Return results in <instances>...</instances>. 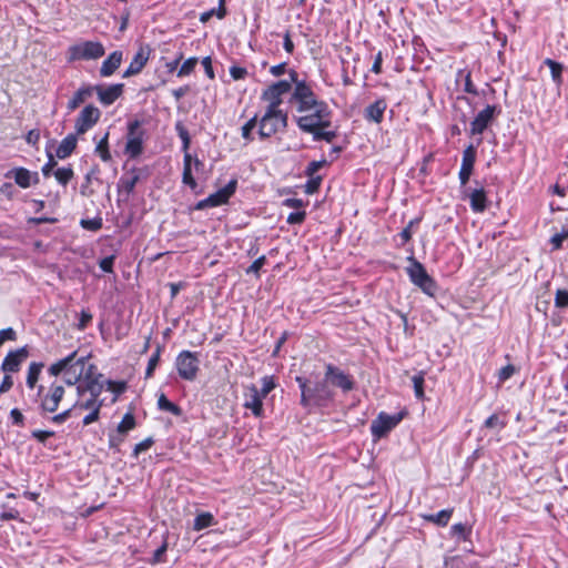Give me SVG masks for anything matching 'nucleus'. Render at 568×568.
I'll use <instances>...</instances> for the list:
<instances>
[{
	"mask_svg": "<svg viewBox=\"0 0 568 568\" xmlns=\"http://www.w3.org/2000/svg\"><path fill=\"white\" fill-rule=\"evenodd\" d=\"M290 78L294 84L290 97V104L296 113L308 112L312 109L315 113L312 116H294L297 128L312 135L313 141H325L331 143L337 136L336 130H329L332 124V110L328 104L320 99L312 87L304 80H298L295 70L290 71Z\"/></svg>",
	"mask_w": 568,
	"mask_h": 568,
	"instance_id": "1",
	"label": "nucleus"
},
{
	"mask_svg": "<svg viewBox=\"0 0 568 568\" xmlns=\"http://www.w3.org/2000/svg\"><path fill=\"white\" fill-rule=\"evenodd\" d=\"M87 357H78V352L74 351L64 358L57 361L48 367V374L52 377H58L64 373V384L69 386L77 385L78 396L83 397L87 394L92 396H100L103 390L102 374H94L93 365L88 367L84 373Z\"/></svg>",
	"mask_w": 568,
	"mask_h": 568,
	"instance_id": "2",
	"label": "nucleus"
},
{
	"mask_svg": "<svg viewBox=\"0 0 568 568\" xmlns=\"http://www.w3.org/2000/svg\"><path fill=\"white\" fill-rule=\"evenodd\" d=\"M295 382L301 389L300 403L308 410L327 407L335 397L327 379L317 373H312L310 377L296 376Z\"/></svg>",
	"mask_w": 568,
	"mask_h": 568,
	"instance_id": "3",
	"label": "nucleus"
},
{
	"mask_svg": "<svg viewBox=\"0 0 568 568\" xmlns=\"http://www.w3.org/2000/svg\"><path fill=\"white\" fill-rule=\"evenodd\" d=\"M64 395V384L57 379L52 381L48 385H38L34 403L38 405L39 414L42 417H48L49 415L57 413Z\"/></svg>",
	"mask_w": 568,
	"mask_h": 568,
	"instance_id": "4",
	"label": "nucleus"
},
{
	"mask_svg": "<svg viewBox=\"0 0 568 568\" xmlns=\"http://www.w3.org/2000/svg\"><path fill=\"white\" fill-rule=\"evenodd\" d=\"M287 126V114L282 109L267 108L258 122V135L267 139Z\"/></svg>",
	"mask_w": 568,
	"mask_h": 568,
	"instance_id": "5",
	"label": "nucleus"
},
{
	"mask_svg": "<svg viewBox=\"0 0 568 568\" xmlns=\"http://www.w3.org/2000/svg\"><path fill=\"white\" fill-rule=\"evenodd\" d=\"M412 264L406 267L410 282L428 296H435L438 286L435 280L427 273L425 266L414 257L409 258Z\"/></svg>",
	"mask_w": 568,
	"mask_h": 568,
	"instance_id": "6",
	"label": "nucleus"
},
{
	"mask_svg": "<svg viewBox=\"0 0 568 568\" xmlns=\"http://www.w3.org/2000/svg\"><path fill=\"white\" fill-rule=\"evenodd\" d=\"M145 139L146 131L142 128V122L139 120L130 121L128 123L124 153L130 159L139 158L143 153Z\"/></svg>",
	"mask_w": 568,
	"mask_h": 568,
	"instance_id": "7",
	"label": "nucleus"
},
{
	"mask_svg": "<svg viewBox=\"0 0 568 568\" xmlns=\"http://www.w3.org/2000/svg\"><path fill=\"white\" fill-rule=\"evenodd\" d=\"M105 53L104 45L100 41H81L68 49L69 61L98 60Z\"/></svg>",
	"mask_w": 568,
	"mask_h": 568,
	"instance_id": "8",
	"label": "nucleus"
},
{
	"mask_svg": "<svg viewBox=\"0 0 568 568\" xmlns=\"http://www.w3.org/2000/svg\"><path fill=\"white\" fill-rule=\"evenodd\" d=\"M405 415L404 410L392 415L381 412L371 424V434L374 440L385 437L403 420Z\"/></svg>",
	"mask_w": 568,
	"mask_h": 568,
	"instance_id": "9",
	"label": "nucleus"
},
{
	"mask_svg": "<svg viewBox=\"0 0 568 568\" xmlns=\"http://www.w3.org/2000/svg\"><path fill=\"white\" fill-rule=\"evenodd\" d=\"M175 368L184 381H194L200 371V359L195 352L182 351L175 358Z\"/></svg>",
	"mask_w": 568,
	"mask_h": 568,
	"instance_id": "10",
	"label": "nucleus"
},
{
	"mask_svg": "<svg viewBox=\"0 0 568 568\" xmlns=\"http://www.w3.org/2000/svg\"><path fill=\"white\" fill-rule=\"evenodd\" d=\"M237 187V181L232 179L225 186L212 193L207 197L199 201L194 209L197 211L205 210L207 207H217L226 204L230 197L235 193Z\"/></svg>",
	"mask_w": 568,
	"mask_h": 568,
	"instance_id": "11",
	"label": "nucleus"
},
{
	"mask_svg": "<svg viewBox=\"0 0 568 568\" xmlns=\"http://www.w3.org/2000/svg\"><path fill=\"white\" fill-rule=\"evenodd\" d=\"M292 83V80H280L274 82L263 90L261 99L267 102V108L281 109L283 95L293 91Z\"/></svg>",
	"mask_w": 568,
	"mask_h": 568,
	"instance_id": "12",
	"label": "nucleus"
},
{
	"mask_svg": "<svg viewBox=\"0 0 568 568\" xmlns=\"http://www.w3.org/2000/svg\"><path fill=\"white\" fill-rule=\"evenodd\" d=\"M499 113L500 110L497 105H486L470 122V134L481 135Z\"/></svg>",
	"mask_w": 568,
	"mask_h": 568,
	"instance_id": "13",
	"label": "nucleus"
},
{
	"mask_svg": "<svg viewBox=\"0 0 568 568\" xmlns=\"http://www.w3.org/2000/svg\"><path fill=\"white\" fill-rule=\"evenodd\" d=\"M324 377L327 379L329 386H336L344 393L351 392L355 386L352 376L344 373L341 368L333 364H327L325 366Z\"/></svg>",
	"mask_w": 568,
	"mask_h": 568,
	"instance_id": "14",
	"label": "nucleus"
},
{
	"mask_svg": "<svg viewBox=\"0 0 568 568\" xmlns=\"http://www.w3.org/2000/svg\"><path fill=\"white\" fill-rule=\"evenodd\" d=\"M100 116L101 112L97 106L92 104L84 106L75 120V133L84 134L85 132H88L91 128H93L97 124Z\"/></svg>",
	"mask_w": 568,
	"mask_h": 568,
	"instance_id": "15",
	"label": "nucleus"
},
{
	"mask_svg": "<svg viewBox=\"0 0 568 568\" xmlns=\"http://www.w3.org/2000/svg\"><path fill=\"white\" fill-rule=\"evenodd\" d=\"M152 49L149 44H141L123 73V78L139 74L148 63Z\"/></svg>",
	"mask_w": 568,
	"mask_h": 568,
	"instance_id": "16",
	"label": "nucleus"
},
{
	"mask_svg": "<svg viewBox=\"0 0 568 568\" xmlns=\"http://www.w3.org/2000/svg\"><path fill=\"white\" fill-rule=\"evenodd\" d=\"M477 150L470 144L463 151L462 165L458 173L459 182L462 186H465L473 173L474 165L476 162Z\"/></svg>",
	"mask_w": 568,
	"mask_h": 568,
	"instance_id": "17",
	"label": "nucleus"
},
{
	"mask_svg": "<svg viewBox=\"0 0 568 568\" xmlns=\"http://www.w3.org/2000/svg\"><path fill=\"white\" fill-rule=\"evenodd\" d=\"M263 399L256 385L251 384L244 392V404L246 409H250L255 417L263 415Z\"/></svg>",
	"mask_w": 568,
	"mask_h": 568,
	"instance_id": "18",
	"label": "nucleus"
},
{
	"mask_svg": "<svg viewBox=\"0 0 568 568\" xmlns=\"http://www.w3.org/2000/svg\"><path fill=\"white\" fill-rule=\"evenodd\" d=\"M94 92L98 94L99 101L108 106L113 104L123 92V84L116 83L108 87L104 85H93Z\"/></svg>",
	"mask_w": 568,
	"mask_h": 568,
	"instance_id": "19",
	"label": "nucleus"
},
{
	"mask_svg": "<svg viewBox=\"0 0 568 568\" xmlns=\"http://www.w3.org/2000/svg\"><path fill=\"white\" fill-rule=\"evenodd\" d=\"M192 163H194L196 170L203 166L202 161H200L197 158L193 159L191 153H186V155L183 156L182 182L183 184L187 185L192 191L196 192L197 183L192 175Z\"/></svg>",
	"mask_w": 568,
	"mask_h": 568,
	"instance_id": "20",
	"label": "nucleus"
},
{
	"mask_svg": "<svg viewBox=\"0 0 568 568\" xmlns=\"http://www.w3.org/2000/svg\"><path fill=\"white\" fill-rule=\"evenodd\" d=\"M469 200V205L473 212L481 213L487 207V195L483 186L476 189H468L465 191Z\"/></svg>",
	"mask_w": 568,
	"mask_h": 568,
	"instance_id": "21",
	"label": "nucleus"
},
{
	"mask_svg": "<svg viewBox=\"0 0 568 568\" xmlns=\"http://www.w3.org/2000/svg\"><path fill=\"white\" fill-rule=\"evenodd\" d=\"M27 356L28 352L24 347L9 352L1 364V369L4 373L18 372L23 358H26Z\"/></svg>",
	"mask_w": 568,
	"mask_h": 568,
	"instance_id": "22",
	"label": "nucleus"
},
{
	"mask_svg": "<svg viewBox=\"0 0 568 568\" xmlns=\"http://www.w3.org/2000/svg\"><path fill=\"white\" fill-rule=\"evenodd\" d=\"M123 60L122 51H113L108 55V58L102 62L100 68V75L103 78L111 77L121 65Z\"/></svg>",
	"mask_w": 568,
	"mask_h": 568,
	"instance_id": "23",
	"label": "nucleus"
},
{
	"mask_svg": "<svg viewBox=\"0 0 568 568\" xmlns=\"http://www.w3.org/2000/svg\"><path fill=\"white\" fill-rule=\"evenodd\" d=\"M386 108H387V103H386L385 99H377L375 102H373L368 106H366V109L364 111V118L367 121L378 124L383 121Z\"/></svg>",
	"mask_w": 568,
	"mask_h": 568,
	"instance_id": "24",
	"label": "nucleus"
},
{
	"mask_svg": "<svg viewBox=\"0 0 568 568\" xmlns=\"http://www.w3.org/2000/svg\"><path fill=\"white\" fill-rule=\"evenodd\" d=\"M32 176L34 182L38 181V173H31L24 168H14L6 174V178H13L14 182L22 189H27L32 184Z\"/></svg>",
	"mask_w": 568,
	"mask_h": 568,
	"instance_id": "25",
	"label": "nucleus"
},
{
	"mask_svg": "<svg viewBox=\"0 0 568 568\" xmlns=\"http://www.w3.org/2000/svg\"><path fill=\"white\" fill-rule=\"evenodd\" d=\"M94 92L93 85H82L69 100L67 108L69 112L78 109L87 99H89Z\"/></svg>",
	"mask_w": 568,
	"mask_h": 568,
	"instance_id": "26",
	"label": "nucleus"
},
{
	"mask_svg": "<svg viewBox=\"0 0 568 568\" xmlns=\"http://www.w3.org/2000/svg\"><path fill=\"white\" fill-rule=\"evenodd\" d=\"M78 139L77 134L70 133L68 134L58 145L55 150L57 158L63 160L69 158L74 149L77 148Z\"/></svg>",
	"mask_w": 568,
	"mask_h": 568,
	"instance_id": "27",
	"label": "nucleus"
},
{
	"mask_svg": "<svg viewBox=\"0 0 568 568\" xmlns=\"http://www.w3.org/2000/svg\"><path fill=\"white\" fill-rule=\"evenodd\" d=\"M43 366L44 365L41 362L30 363V365L28 367V372H27V378H26V384H27L28 388L33 389V388L38 387L37 384H38V381L41 375Z\"/></svg>",
	"mask_w": 568,
	"mask_h": 568,
	"instance_id": "28",
	"label": "nucleus"
},
{
	"mask_svg": "<svg viewBox=\"0 0 568 568\" xmlns=\"http://www.w3.org/2000/svg\"><path fill=\"white\" fill-rule=\"evenodd\" d=\"M100 396H92L90 395L88 398L85 396L80 397L78 396V399L73 404L75 410L77 409H84V410H93V409H101L102 407V400L99 399Z\"/></svg>",
	"mask_w": 568,
	"mask_h": 568,
	"instance_id": "29",
	"label": "nucleus"
},
{
	"mask_svg": "<svg viewBox=\"0 0 568 568\" xmlns=\"http://www.w3.org/2000/svg\"><path fill=\"white\" fill-rule=\"evenodd\" d=\"M453 511V508L443 509L437 514L423 515V518L428 523H433L439 527H445L449 523Z\"/></svg>",
	"mask_w": 568,
	"mask_h": 568,
	"instance_id": "30",
	"label": "nucleus"
},
{
	"mask_svg": "<svg viewBox=\"0 0 568 568\" xmlns=\"http://www.w3.org/2000/svg\"><path fill=\"white\" fill-rule=\"evenodd\" d=\"M139 181H140V175H139L138 171L134 169L129 174H125L120 179L119 186L126 194H131L134 191Z\"/></svg>",
	"mask_w": 568,
	"mask_h": 568,
	"instance_id": "31",
	"label": "nucleus"
},
{
	"mask_svg": "<svg viewBox=\"0 0 568 568\" xmlns=\"http://www.w3.org/2000/svg\"><path fill=\"white\" fill-rule=\"evenodd\" d=\"M215 524H216V520H215L214 516L209 511H204V513H200L199 515H196L194 523H193V529L195 531H201V530L209 528Z\"/></svg>",
	"mask_w": 568,
	"mask_h": 568,
	"instance_id": "32",
	"label": "nucleus"
},
{
	"mask_svg": "<svg viewBox=\"0 0 568 568\" xmlns=\"http://www.w3.org/2000/svg\"><path fill=\"white\" fill-rule=\"evenodd\" d=\"M544 64H546L550 69L551 79L556 83L557 87H560L562 84V71L564 65L552 59L547 58L544 61Z\"/></svg>",
	"mask_w": 568,
	"mask_h": 568,
	"instance_id": "33",
	"label": "nucleus"
},
{
	"mask_svg": "<svg viewBox=\"0 0 568 568\" xmlns=\"http://www.w3.org/2000/svg\"><path fill=\"white\" fill-rule=\"evenodd\" d=\"M135 426L136 422L134 415L132 413H126L119 423L116 433L121 436H125L130 430L134 429Z\"/></svg>",
	"mask_w": 568,
	"mask_h": 568,
	"instance_id": "34",
	"label": "nucleus"
},
{
	"mask_svg": "<svg viewBox=\"0 0 568 568\" xmlns=\"http://www.w3.org/2000/svg\"><path fill=\"white\" fill-rule=\"evenodd\" d=\"M95 153L100 156L103 162H110L112 156L109 151V132L98 142L95 146Z\"/></svg>",
	"mask_w": 568,
	"mask_h": 568,
	"instance_id": "35",
	"label": "nucleus"
},
{
	"mask_svg": "<svg viewBox=\"0 0 568 568\" xmlns=\"http://www.w3.org/2000/svg\"><path fill=\"white\" fill-rule=\"evenodd\" d=\"M158 408L160 410L169 412L174 416H180L182 414V409L176 404L169 400L164 394H161L158 398Z\"/></svg>",
	"mask_w": 568,
	"mask_h": 568,
	"instance_id": "36",
	"label": "nucleus"
},
{
	"mask_svg": "<svg viewBox=\"0 0 568 568\" xmlns=\"http://www.w3.org/2000/svg\"><path fill=\"white\" fill-rule=\"evenodd\" d=\"M161 353H162V346L158 345L155 352L149 358L148 366H146V369H145V377L146 378L152 377L156 366L159 365Z\"/></svg>",
	"mask_w": 568,
	"mask_h": 568,
	"instance_id": "37",
	"label": "nucleus"
},
{
	"mask_svg": "<svg viewBox=\"0 0 568 568\" xmlns=\"http://www.w3.org/2000/svg\"><path fill=\"white\" fill-rule=\"evenodd\" d=\"M197 62H199V59L196 57H192V58L186 59L182 63V65L180 67L176 75L179 78H183V77L190 75L194 71Z\"/></svg>",
	"mask_w": 568,
	"mask_h": 568,
	"instance_id": "38",
	"label": "nucleus"
},
{
	"mask_svg": "<svg viewBox=\"0 0 568 568\" xmlns=\"http://www.w3.org/2000/svg\"><path fill=\"white\" fill-rule=\"evenodd\" d=\"M175 130L178 132L179 138L182 141L181 149H182L184 155H186V153H190L189 149H190V143H191V136L189 134V131L181 123H178L175 125Z\"/></svg>",
	"mask_w": 568,
	"mask_h": 568,
	"instance_id": "39",
	"label": "nucleus"
},
{
	"mask_svg": "<svg viewBox=\"0 0 568 568\" xmlns=\"http://www.w3.org/2000/svg\"><path fill=\"white\" fill-rule=\"evenodd\" d=\"M54 176L59 184L65 186L73 178V170L70 166L59 168L54 171Z\"/></svg>",
	"mask_w": 568,
	"mask_h": 568,
	"instance_id": "40",
	"label": "nucleus"
},
{
	"mask_svg": "<svg viewBox=\"0 0 568 568\" xmlns=\"http://www.w3.org/2000/svg\"><path fill=\"white\" fill-rule=\"evenodd\" d=\"M458 77L464 78V91L465 92H467L469 94L478 95L477 88L475 87V84L471 81L470 71L460 70L458 72Z\"/></svg>",
	"mask_w": 568,
	"mask_h": 568,
	"instance_id": "41",
	"label": "nucleus"
},
{
	"mask_svg": "<svg viewBox=\"0 0 568 568\" xmlns=\"http://www.w3.org/2000/svg\"><path fill=\"white\" fill-rule=\"evenodd\" d=\"M74 412H75V408L72 405L71 407L62 410L61 413L52 414V416L50 417V420H51V423H53L55 425H61L64 422H67L73 415Z\"/></svg>",
	"mask_w": 568,
	"mask_h": 568,
	"instance_id": "42",
	"label": "nucleus"
},
{
	"mask_svg": "<svg viewBox=\"0 0 568 568\" xmlns=\"http://www.w3.org/2000/svg\"><path fill=\"white\" fill-rule=\"evenodd\" d=\"M257 124V116L254 115L252 119H250L241 129L242 131V138L250 142L253 140L252 131L255 129Z\"/></svg>",
	"mask_w": 568,
	"mask_h": 568,
	"instance_id": "43",
	"label": "nucleus"
},
{
	"mask_svg": "<svg viewBox=\"0 0 568 568\" xmlns=\"http://www.w3.org/2000/svg\"><path fill=\"white\" fill-rule=\"evenodd\" d=\"M262 387L260 390L261 396L264 398L275 388V382L273 376H264L262 379Z\"/></svg>",
	"mask_w": 568,
	"mask_h": 568,
	"instance_id": "44",
	"label": "nucleus"
},
{
	"mask_svg": "<svg viewBox=\"0 0 568 568\" xmlns=\"http://www.w3.org/2000/svg\"><path fill=\"white\" fill-rule=\"evenodd\" d=\"M415 396L420 399L424 397V376L422 374H416L412 377Z\"/></svg>",
	"mask_w": 568,
	"mask_h": 568,
	"instance_id": "45",
	"label": "nucleus"
},
{
	"mask_svg": "<svg viewBox=\"0 0 568 568\" xmlns=\"http://www.w3.org/2000/svg\"><path fill=\"white\" fill-rule=\"evenodd\" d=\"M516 367L511 364L501 367L498 372V383L503 384L508 381L516 373Z\"/></svg>",
	"mask_w": 568,
	"mask_h": 568,
	"instance_id": "46",
	"label": "nucleus"
},
{
	"mask_svg": "<svg viewBox=\"0 0 568 568\" xmlns=\"http://www.w3.org/2000/svg\"><path fill=\"white\" fill-rule=\"evenodd\" d=\"M484 426L487 428L500 430L505 427V423L500 420L498 415L493 414L485 420Z\"/></svg>",
	"mask_w": 568,
	"mask_h": 568,
	"instance_id": "47",
	"label": "nucleus"
},
{
	"mask_svg": "<svg viewBox=\"0 0 568 568\" xmlns=\"http://www.w3.org/2000/svg\"><path fill=\"white\" fill-rule=\"evenodd\" d=\"M308 181L305 183V192L307 194H314L320 189L322 178L321 176H308Z\"/></svg>",
	"mask_w": 568,
	"mask_h": 568,
	"instance_id": "48",
	"label": "nucleus"
},
{
	"mask_svg": "<svg viewBox=\"0 0 568 568\" xmlns=\"http://www.w3.org/2000/svg\"><path fill=\"white\" fill-rule=\"evenodd\" d=\"M53 436V430L34 429L31 432V437L41 444H45L47 439Z\"/></svg>",
	"mask_w": 568,
	"mask_h": 568,
	"instance_id": "49",
	"label": "nucleus"
},
{
	"mask_svg": "<svg viewBox=\"0 0 568 568\" xmlns=\"http://www.w3.org/2000/svg\"><path fill=\"white\" fill-rule=\"evenodd\" d=\"M230 75L234 81L243 80L247 77L248 72L246 68L240 65H231L230 67Z\"/></svg>",
	"mask_w": 568,
	"mask_h": 568,
	"instance_id": "50",
	"label": "nucleus"
},
{
	"mask_svg": "<svg viewBox=\"0 0 568 568\" xmlns=\"http://www.w3.org/2000/svg\"><path fill=\"white\" fill-rule=\"evenodd\" d=\"M555 305L559 308L568 307V291L557 290L555 296Z\"/></svg>",
	"mask_w": 568,
	"mask_h": 568,
	"instance_id": "51",
	"label": "nucleus"
},
{
	"mask_svg": "<svg viewBox=\"0 0 568 568\" xmlns=\"http://www.w3.org/2000/svg\"><path fill=\"white\" fill-rule=\"evenodd\" d=\"M306 212L305 211H296L288 214L286 222L291 225L302 224L305 221Z\"/></svg>",
	"mask_w": 568,
	"mask_h": 568,
	"instance_id": "52",
	"label": "nucleus"
},
{
	"mask_svg": "<svg viewBox=\"0 0 568 568\" xmlns=\"http://www.w3.org/2000/svg\"><path fill=\"white\" fill-rule=\"evenodd\" d=\"M153 445V439L151 437L145 438L144 440L140 442L135 445L133 449V456L138 457L139 454L148 450Z\"/></svg>",
	"mask_w": 568,
	"mask_h": 568,
	"instance_id": "53",
	"label": "nucleus"
},
{
	"mask_svg": "<svg viewBox=\"0 0 568 568\" xmlns=\"http://www.w3.org/2000/svg\"><path fill=\"white\" fill-rule=\"evenodd\" d=\"M114 255L105 256L99 262L100 268L103 272L112 273L113 272V264H114Z\"/></svg>",
	"mask_w": 568,
	"mask_h": 568,
	"instance_id": "54",
	"label": "nucleus"
},
{
	"mask_svg": "<svg viewBox=\"0 0 568 568\" xmlns=\"http://www.w3.org/2000/svg\"><path fill=\"white\" fill-rule=\"evenodd\" d=\"M91 321H92V314L89 311L82 310L80 313L78 328L80 331L85 329Z\"/></svg>",
	"mask_w": 568,
	"mask_h": 568,
	"instance_id": "55",
	"label": "nucleus"
},
{
	"mask_svg": "<svg viewBox=\"0 0 568 568\" xmlns=\"http://www.w3.org/2000/svg\"><path fill=\"white\" fill-rule=\"evenodd\" d=\"M326 163L325 160H322V161H312L308 163V165L306 166V170H305V174L307 176H314V174L323 168V165Z\"/></svg>",
	"mask_w": 568,
	"mask_h": 568,
	"instance_id": "56",
	"label": "nucleus"
},
{
	"mask_svg": "<svg viewBox=\"0 0 568 568\" xmlns=\"http://www.w3.org/2000/svg\"><path fill=\"white\" fill-rule=\"evenodd\" d=\"M10 419H11L12 424L16 426L24 425V416L18 408H12L10 410Z\"/></svg>",
	"mask_w": 568,
	"mask_h": 568,
	"instance_id": "57",
	"label": "nucleus"
},
{
	"mask_svg": "<svg viewBox=\"0 0 568 568\" xmlns=\"http://www.w3.org/2000/svg\"><path fill=\"white\" fill-rule=\"evenodd\" d=\"M16 338H17V334H16L13 328L8 327V328H4V329L0 331V346L6 341H16Z\"/></svg>",
	"mask_w": 568,
	"mask_h": 568,
	"instance_id": "58",
	"label": "nucleus"
},
{
	"mask_svg": "<svg viewBox=\"0 0 568 568\" xmlns=\"http://www.w3.org/2000/svg\"><path fill=\"white\" fill-rule=\"evenodd\" d=\"M418 220H412L406 227L399 233V237L403 244L407 243L412 239V226L417 223Z\"/></svg>",
	"mask_w": 568,
	"mask_h": 568,
	"instance_id": "59",
	"label": "nucleus"
},
{
	"mask_svg": "<svg viewBox=\"0 0 568 568\" xmlns=\"http://www.w3.org/2000/svg\"><path fill=\"white\" fill-rule=\"evenodd\" d=\"M55 165L57 161L54 160L53 155L48 152V162L42 166V174L47 178L50 176Z\"/></svg>",
	"mask_w": 568,
	"mask_h": 568,
	"instance_id": "60",
	"label": "nucleus"
},
{
	"mask_svg": "<svg viewBox=\"0 0 568 568\" xmlns=\"http://www.w3.org/2000/svg\"><path fill=\"white\" fill-rule=\"evenodd\" d=\"M201 63H202V65L204 68L205 74L211 80H213L215 78V73H214V70H213V67H212V59H211V57L203 58Z\"/></svg>",
	"mask_w": 568,
	"mask_h": 568,
	"instance_id": "61",
	"label": "nucleus"
},
{
	"mask_svg": "<svg viewBox=\"0 0 568 568\" xmlns=\"http://www.w3.org/2000/svg\"><path fill=\"white\" fill-rule=\"evenodd\" d=\"M168 548L166 541H164L153 554V562L159 564L164 561V555Z\"/></svg>",
	"mask_w": 568,
	"mask_h": 568,
	"instance_id": "62",
	"label": "nucleus"
},
{
	"mask_svg": "<svg viewBox=\"0 0 568 568\" xmlns=\"http://www.w3.org/2000/svg\"><path fill=\"white\" fill-rule=\"evenodd\" d=\"M40 140V131L37 129L30 130L26 135V141L30 145H37Z\"/></svg>",
	"mask_w": 568,
	"mask_h": 568,
	"instance_id": "63",
	"label": "nucleus"
},
{
	"mask_svg": "<svg viewBox=\"0 0 568 568\" xmlns=\"http://www.w3.org/2000/svg\"><path fill=\"white\" fill-rule=\"evenodd\" d=\"M265 256H260L258 258H256L252 264L251 266L247 268V273H255L257 274L260 272V270L263 267V265L265 264Z\"/></svg>",
	"mask_w": 568,
	"mask_h": 568,
	"instance_id": "64",
	"label": "nucleus"
}]
</instances>
